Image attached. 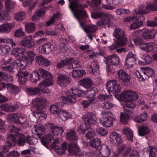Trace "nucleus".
<instances>
[{
	"instance_id": "23",
	"label": "nucleus",
	"mask_w": 157,
	"mask_h": 157,
	"mask_svg": "<svg viewBox=\"0 0 157 157\" xmlns=\"http://www.w3.org/2000/svg\"><path fill=\"white\" fill-rule=\"evenodd\" d=\"M104 59L106 62H108L111 65H117L120 63V60L119 57L115 54L106 57H104Z\"/></svg>"
},
{
	"instance_id": "6",
	"label": "nucleus",
	"mask_w": 157,
	"mask_h": 157,
	"mask_svg": "<svg viewBox=\"0 0 157 157\" xmlns=\"http://www.w3.org/2000/svg\"><path fill=\"white\" fill-rule=\"evenodd\" d=\"M39 70L40 74L45 79L39 83L38 85L44 94H49L51 92V90L45 88L52 85L54 83V81L53 79L52 75L47 71L41 68H39Z\"/></svg>"
},
{
	"instance_id": "8",
	"label": "nucleus",
	"mask_w": 157,
	"mask_h": 157,
	"mask_svg": "<svg viewBox=\"0 0 157 157\" xmlns=\"http://www.w3.org/2000/svg\"><path fill=\"white\" fill-rule=\"evenodd\" d=\"M157 10V4L149 3L147 4L146 6H141L138 10L134 11L136 14H144L147 13L149 11Z\"/></svg>"
},
{
	"instance_id": "39",
	"label": "nucleus",
	"mask_w": 157,
	"mask_h": 157,
	"mask_svg": "<svg viewBox=\"0 0 157 157\" xmlns=\"http://www.w3.org/2000/svg\"><path fill=\"white\" fill-rule=\"evenodd\" d=\"M68 67L69 69L80 67L82 65L81 63L76 60L72 58L68 59Z\"/></svg>"
},
{
	"instance_id": "20",
	"label": "nucleus",
	"mask_w": 157,
	"mask_h": 157,
	"mask_svg": "<svg viewBox=\"0 0 157 157\" xmlns=\"http://www.w3.org/2000/svg\"><path fill=\"white\" fill-rule=\"evenodd\" d=\"M117 78L118 79L125 82H129L130 79V76L124 70L120 69L117 73Z\"/></svg>"
},
{
	"instance_id": "7",
	"label": "nucleus",
	"mask_w": 157,
	"mask_h": 157,
	"mask_svg": "<svg viewBox=\"0 0 157 157\" xmlns=\"http://www.w3.org/2000/svg\"><path fill=\"white\" fill-rule=\"evenodd\" d=\"M106 88L108 93L117 94L121 90V87L117 83L116 80L113 79L107 82L106 83Z\"/></svg>"
},
{
	"instance_id": "48",
	"label": "nucleus",
	"mask_w": 157,
	"mask_h": 157,
	"mask_svg": "<svg viewBox=\"0 0 157 157\" xmlns=\"http://www.w3.org/2000/svg\"><path fill=\"white\" fill-rule=\"evenodd\" d=\"M27 92L30 95H36L38 94L41 91V88L36 87H30L27 89Z\"/></svg>"
},
{
	"instance_id": "13",
	"label": "nucleus",
	"mask_w": 157,
	"mask_h": 157,
	"mask_svg": "<svg viewBox=\"0 0 157 157\" xmlns=\"http://www.w3.org/2000/svg\"><path fill=\"white\" fill-rule=\"evenodd\" d=\"M57 49V46L56 44L48 43L42 45L41 52L44 54L48 55L52 52L55 51Z\"/></svg>"
},
{
	"instance_id": "27",
	"label": "nucleus",
	"mask_w": 157,
	"mask_h": 157,
	"mask_svg": "<svg viewBox=\"0 0 157 157\" xmlns=\"http://www.w3.org/2000/svg\"><path fill=\"white\" fill-rule=\"evenodd\" d=\"M32 40L33 36L32 35L25 36L21 41V44L24 47L31 48L35 44V43L32 41Z\"/></svg>"
},
{
	"instance_id": "22",
	"label": "nucleus",
	"mask_w": 157,
	"mask_h": 157,
	"mask_svg": "<svg viewBox=\"0 0 157 157\" xmlns=\"http://www.w3.org/2000/svg\"><path fill=\"white\" fill-rule=\"evenodd\" d=\"M18 107V105L16 104L11 105L9 103H5L0 105V108L2 110L8 112H13Z\"/></svg>"
},
{
	"instance_id": "26",
	"label": "nucleus",
	"mask_w": 157,
	"mask_h": 157,
	"mask_svg": "<svg viewBox=\"0 0 157 157\" xmlns=\"http://www.w3.org/2000/svg\"><path fill=\"white\" fill-rule=\"evenodd\" d=\"M88 68L92 74L95 75H98L99 74V65L98 62L95 61H93L89 65Z\"/></svg>"
},
{
	"instance_id": "56",
	"label": "nucleus",
	"mask_w": 157,
	"mask_h": 157,
	"mask_svg": "<svg viewBox=\"0 0 157 157\" xmlns=\"http://www.w3.org/2000/svg\"><path fill=\"white\" fill-rule=\"evenodd\" d=\"M17 136L18 138L17 140L18 145L20 146H23L26 141L25 136L20 133H18V135Z\"/></svg>"
},
{
	"instance_id": "29",
	"label": "nucleus",
	"mask_w": 157,
	"mask_h": 157,
	"mask_svg": "<svg viewBox=\"0 0 157 157\" xmlns=\"http://www.w3.org/2000/svg\"><path fill=\"white\" fill-rule=\"evenodd\" d=\"M7 92L11 95L15 96L20 92V89L17 86L11 84H6Z\"/></svg>"
},
{
	"instance_id": "61",
	"label": "nucleus",
	"mask_w": 157,
	"mask_h": 157,
	"mask_svg": "<svg viewBox=\"0 0 157 157\" xmlns=\"http://www.w3.org/2000/svg\"><path fill=\"white\" fill-rule=\"evenodd\" d=\"M98 99L99 100L103 101L105 100L109 101L112 99L111 95L101 94L98 96Z\"/></svg>"
},
{
	"instance_id": "32",
	"label": "nucleus",
	"mask_w": 157,
	"mask_h": 157,
	"mask_svg": "<svg viewBox=\"0 0 157 157\" xmlns=\"http://www.w3.org/2000/svg\"><path fill=\"white\" fill-rule=\"evenodd\" d=\"M156 46V43L154 42L144 43V44L140 46V49L143 51L149 52L152 51Z\"/></svg>"
},
{
	"instance_id": "21",
	"label": "nucleus",
	"mask_w": 157,
	"mask_h": 157,
	"mask_svg": "<svg viewBox=\"0 0 157 157\" xmlns=\"http://www.w3.org/2000/svg\"><path fill=\"white\" fill-rule=\"evenodd\" d=\"M72 117V115L71 112L62 109L60 113L58 116V118L60 121H65L68 119Z\"/></svg>"
},
{
	"instance_id": "40",
	"label": "nucleus",
	"mask_w": 157,
	"mask_h": 157,
	"mask_svg": "<svg viewBox=\"0 0 157 157\" xmlns=\"http://www.w3.org/2000/svg\"><path fill=\"white\" fill-rule=\"evenodd\" d=\"M127 108V110H129L128 112H126L124 109L125 113L121 112L120 116V122L123 124H126L129 121L130 116L127 113H129V110Z\"/></svg>"
},
{
	"instance_id": "3",
	"label": "nucleus",
	"mask_w": 157,
	"mask_h": 157,
	"mask_svg": "<svg viewBox=\"0 0 157 157\" xmlns=\"http://www.w3.org/2000/svg\"><path fill=\"white\" fill-rule=\"evenodd\" d=\"M82 6L77 3H75L74 2L70 5L71 10L75 18L78 21L80 26L83 30L86 33L95 32L97 29V28L95 25H87L84 22L85 17H88V15L84 10H81L76 11L77 8Z\"/></svg>"
},
{
	"instance_id": "63",
	"label": "nucleus",
	"mask_w": 157,
	"mask_h": 157,
	"mask_svg": "<svg viewBox=\"0 0 157 157\" xmlns=\"http://www.w3.org/2000/svg\"><path fill=\"white\" fill-rule=\"evenodd\" d=\"M27 142L29 144L35 145L37 143L38 139L33 136H28L27 138Z\"/></svg>"
},
{
	"instance_id": "50",
	"label": "nucleus",
	"mask_w": 157,
	"mask_h": 157,
	"mask_svg": "<svg viewBox=\"0 0 157 157\" xmlns=\"http://www.w3.org/2000/svg\"><path fill=\"white\" fill-rule=\"evenodd\" d=\"M38 2V0H35L33 3H32V0H27L25 1L22 2L23 6L25 7H27L29 6V10L31 11L33 8L34 5H36Z\"/></svg>"
},
{
	"instance_id": "45",
	"label": "nucleus",
	"mask_w": 157,
	"mask_h": 157,
	"mask_svg": "<svg viewBox=\"0 0 157 157\" xmlns=\"http://www.w3.org/2000/svg\"><path fill=\"white\" fill-rule=\"evenodd\" d=\"M66 139L72 141L77 140L78 137L77 136L76 132L74 130H71L66 133Z\"/></svg>"
},
{
	"instance_id": "44",
	"label": "nucleus",
	"mask_w": 157,
	"mask_h": 157,
	"mask_svg": "<svg viewBox=\"0 0 157 157\" xmlns=\"http://www.w3.org/2000/svg\"><path fill=\"white\" fill-rule=\"evenodd\" d=\"M101 142L99 138H94L90 140V145L92 147L98 149L101 144Z\"/></svg>"
},
{
	"instance_id": "38",
	"label": "nucleus",
	"mask_w": 157,
	"mask_h": 157,
	"mask_svg": "<svg viewBox=\"0 0 157 157\" xmlns=\"http://www.w3.org/2000/svg\"><path fill=\"white\" fill-rule=\"evenodd\" d=\"M54 136L51 133H49L44 136L40 140L42 144L46 147L48 148V146L47 145L48 143L50 142L54 138Z\"/></svg>"
},
{
	"instance_id": "46",
	"label": "nucleus",
	"mask_w": 157,
	"mask_h": 157,
	"mask_svg": "<svg viewBox=\"0 0 157 157\" xmlns=\"http://www.w3.org/2000/svg\"><path fill=\"white\" fill-rule=\"evenodd\" d=\"M86 73L84 70L78 69L73 70L72 72L70 73V75L74 78H78L82 76Z\"/></svg>"
},
{
	"instance_id": "31",
	"label": "nucleus",
	"mask_w": 157,
	"mask_h": 157,
	"mask_svg": "<svg viewBox=\"0 0 157 157\" xmlns=\"http://www.w3.org/2000/svg\"><path fill=\"white\" fill-rule=\"evenodd\" d=\"M106 1L109 5L103 4L102 7L108 10H111L114 9V8L110 5H118L122 2V0H106Z\"/></svg>"
},
{
	"instance_id": "62",
	"label": "nucleus",
	"mask_w": 157,
	"mask_h": 157,
	"mask_svg": "<svg viewBox=\"0 0 157 157\" xmlns=\"http://www.w3.org/2000/svg\"><path fill=\"white\" fill-rule=\"evenodd\" d=\"M125 45L121 42L116 40L109 47V48L111 50H113L122 46H124Z\"/></svg>"
},
{
	"instance_id": "52",
	"label": "nucleus",
	"mask_w": 157,
	"mask_h": 157,
	"mask_svg": "<svg viewBox=\"0 0 157 157\" xmlns=\"http://www.w3.org/2000/svg\"><path fill=\"white\" fill-rule=\"evenodd\" d=\"M100 20L98 21L96 24L97 25L102 27H105L107 25H109L110 21L109 19H107L105 17H101Z\"/></svg>"
},
{
	"instance_id": "18",
	"label": "nucleus",
	"mask_w": 157,
	"mask_h": 157,
	"mask_svg": "<svg viewBox=\"0 0 157 157\" xmlns=\"http://www.w3.org/2000/svg\"><path fill=\"white\" fill-rule=\"evenodd\" d=\"M42 125H35L32 128L31 132L33 134H36L40 138V135L45 132L48 129V127H46Z\"/></svg>"
},
{
	"instance_id": "60",
	"label": "nucleus",
	"mask_w": 157,
	"mask_h": 157,
	"mask_svg": "<svg viewBox=\"0 0 157 157\" xmlns=\"http://www.w3.org/2000/svg\"><path fill=\"white\" fill-rule=\"evenodd\" d=\"M104 12L101 11H95L91 13V17L94 19L104 17Z\"/></svg>"
},
{
	"instance_id": "35",
	"label": "nucleus",
	"mask_w": 157,
	"mask_h": 157,
	"mask_svg": "<svg viewBox=\"0 0 157 157\" xmlns=\"http://www.w3.org/2000/svg\"><path fill=\"white\" fill-rule=\"evenodd\" d=\"M123 134L125 135L126 139L131 141L133 140V134L132 131L128 127H125L123 128L122 130Z\"/></svg>"
},
{
	"instance_id": "14",
	"label": "nucleus",
	"mask_w": 157,
	"mask_h": 157,
	"mask_svg": "<svg viewBox=\"0 0 157 157\" xmlns=\"http://www.w3.org/2000/svg\"><path fill=\"white\" fill-rule=\"evenodd\" d=\"M121 135L115 131L111 132L109 136L110 142L114 145H118L122 142Z\"/></svg>"
},
{
	"instance_id": "53",
	"label": "nucleus",
	"mask_w": 157,
	"mask_h": 157,
	"mask_svg": "<svg viewBox=\"0 0 157 157\" xmlns=\"http://www.w3.org/2000/svg\"><path fill=\"white\" fill-rule=\"evenodd\" d=\"M138 134L140 136H144L150 132V130L146 126H142L138 129Z\"/></svg>"
},
{
	"instance_id": "49",
	"label": "nucleus",
	"mask_w": 157,
	"mask_h": 157,
	"mask_svg": "<svg viewBox=\"0 0 157 157\" xmlns=\"http://www.w3.org/2000/svg\"><path fill=\"white\" fill-rule=\"evenodd\" d=\"M16 4L15 2L12 0H5V7L7 11H10L14 8Z\"/></svg>"
},
{
	"instance_id": "10",
	"label": "nucleus",
	"mask_w": 157,
	"mask_h": 157,
	"mask_svg": "<svg viewBox=\"0 0 157 157\" xmlns=\"http://www.w3.org/2000/svg\"><path fill=\"white\" fill-rule=\"evenodd\" d=\"M51 148L54 149L55 151L60 155L64 154L67 149V144L64 142L62 144L61 147L59 145V141L58 140H55L51 145Z\"/></svg>"
},
{
	"instance_id": "15",
	"label": "nucleus",
	"mask_w": 157,
	"mask_h": 157,
	"mask_svg": "<svg viewBox=\"0 0 157 157\" xmlns=\"http://www.w3.org/2000/svg\"><path fill=\"white\" fill-rule=\"evenodd\" d=\"M125 66L127 68H131L136 62V57L135 54L129 52L126 56Z\"/></svg>"
},
{
	"instance_id": "1",
	"label": "nucleus",
	"mask_w": 157,
	"mask_h": 157,
	"mask_svg": "<svg viewBox=\"0 0 157 157\" xmlns=\"http://www.w3.org/2000/svg\"><path fill=\"white\" fill-rule=\"evenodd\" d=\"M84 93L82 90H80L76 87H72L65 92L66 96L61 97L60 102L52 105L49 108L50 112L55 114L59 115L61 111V107L66 103L70 104L75 103L76 101L77 96H82V94Z\"/></svg>"
},
{
	"instance_id": "64",
	"label": "nucleus",
	"mask_w": 157,
	"mask_h": 157,
	"mask_svg": "<svg viewBox=\"0 0 157 157\" xmlns=\"http://www.w3.org/2000/svg\"><path fill=\"white\" fill-rule=\"evenodd\" d=\"M150 155L149 157H155L157 156V149L154 146H151L149 147Z\"/></svg>"
},
{
	"instance_id": "30",
	"label": "nucleus",
	"mask_w": 157,
	"mask_h": 157,
	"mask_svg": "<svg viewBox=\"0 0 157 157\" xmlns=\"http://www.w3.org/2000/svg\"><path fill=\"white\" fill-rule=\"evenodd\" d=\"M35 59L36 62L40 66H47L51 64L50 61L41 56H36Z\"/></svg>"
},
{
	"instance_id": "54",
	"label": "nucleus",
	"mask_w": 157,
	"mask_h": 157,
	"mask_svg": "<svg viewBox=\"0 0 157 157\" xmlns=\"http://www.w3.org/2000/svg\"><path fill=\"white\" fill-rule=\"evenodd\" d=\"M35 55L33 52L29 51L28 52L27 54V56H25V57L26 58L25 61H27V65L29 64V62L30 63L32 62L34 60V57Z\"/></svg>"
},
{
	"instance_id": "28",
	"label": "nucleus",
	"mask_w": 157,
	"mask_h": 157,
	"mask_svg": "<svg viewBox=\"0 0 157 157\" xmlns=\"http://www.w3.org/2000/svg\"><path fill=\"white\" fill-rule=\"evenodd\" d=\"M12 146V143L9 141H7L4 145L0 146V157H5L2 153L5 154L8 152Z\"/></svg>"
},
{
	"instance_id": "2",
	"label": "nucleus",
	"mask_w": 157,
	"mask_h": 157,
	"mask_svg": "<svg viewBox=\"0 0 157 157\" xmlns=\"http://www.w3.org/2000/svg\"><path fill=\"white\" fill-rule=\"evenodd\" d=\"M25 51V49L23 47L13 48L12 52V54L14 57H18V59L13 61L9 66L2 67L1 69L12 73L13 72V69L15 68L18 70L25 69L27 63V61H25L26 58L25 55H24Z\"/></svg>"
},
{
	"instance_id": "24",
	"label": "nucleus",
	"mask_w": 157,
	"mask_h": 157,
	"mask_svg": "<svg viewBox=\"0 0 157 157\" xmlns=\"http://www.w3.org/2000/svg\"><path fill=\"white\" fill-rule=\"evenodd\" d=\"M84 123L90 126L91 124H94L96 123L95 115L92 113H88L85 116Z\"/></svg>"
},
{
	"instance_id": "17",
	"label": "nucleus",
	"mask_w": 157,
	"mask_h": 157,
	"mask_svg": "<svg viewBox=\"0 0 157 157\" xmlns=\"http://www.w3.org/2000/svg\"><path fill=\"white\" fill-rule=\"evenodd\" d=\"M113 118L110 116L103 117L99 119L100 123L104 127L109 128L113 125Z\"/></svg>"
},
{
	"instance_id": "47",
	"label": "nucleus",
	"mask_w": 157,
	"mask_h": 157,
	"mask_svg": "<svg viewBox=\"0 0 157 157\" xmlns=\"http://www.w3.org/2000/svg\"><path fill=\"white\" fill-rule=\"evenodd\" d=\"M40 75L39 72L35 70L33 72V74L30 75L29 78L31 81L34 83H36L39 79Z\"/></svg>"
},
{
	"instance_id": "55",
	"label": "nucleus",
	"mask_w": 157,
	"mask_h": 157,
	"mask_svg": "<svg viewBox=\"0 0 157 157\" xmlns=\"http://www.w3.org/2000/svg\"><path fill=\"white\" fill-rule=\"evenodd\" d=\"M26 15L25 12L21 11L16 13L14 14V17L17 21H20L25 19Z\"/></svg>"
},
{
	"instance_id": "9",
	"label": "nucleus",
	"mask_w": 157,
	"mask_h": 157,
	"mask_svg": "<svg viewBox=\"0 0 157 157\" xmlns=\"http://www.w3.org/2000/svg\"><path fill=\"white\" fill-rule=\"evenodd\" d=\"M20 128H17L13 125L10 124L9 126V132H11L8 134L7 136L8 141H11L13 145H15L17 143V140L15 136L18 135V132L20 131Z\"/></svg>"
},
{
	"instance_id": "11",
	"label": "nucleus",
	"mask_w": 157,
	"mask_h": 157,
	"mask_svg": "<svg viewBox=\"0 0 157 157\" xmlns=\"http://www.w3.org/2000/svg\"><path fill=\"white\" fill-rule=\"evenodd\" d=\"M113 36L117 39V41L124 44H125L127 41L126 33L123 30L121 29H115L113 33Z\"/></svg>"
},
{
	"instance_id": "43",
	"label": "nucleus",
	"mask_w": 157,
	"mask_h": 157,
	"mask_svg": "<svg viewBox=\"0 0 157 157\" xmlns=\"http://www.w3.org/2000/svg\"><path fill=\"white\" fill-rule=\"evenodd\" d=\"M147 117V114L146 112H144L136 116L134 121L136 122L140 123L145 121Z\"/></svg>"
},
{
	"instance_id": "58",
	"label": "nucleus",
	"mask_w": 157,
	"mask_h": 157,
	"mask_svg": "<svg viewBox=\"0 0 157 157\" xmlns=\"http://www.w3.org/2000/svg\"><path fill=\"white\" fill-rule=\"evenodd\" d=\"M97 133L99 135L104 136L107 134L108 132V130L103 127H98L96 129Z\"/></svg>"
},
{
	"instance_id": "33",
	"label": "nucleus",
	"mask_w": 157,
	"mask_h": 157,
	"mask_svg": "<svg viewBox=\"0 0 157 157\" xmlns=\"http://www.w3.org/2000/svg\"><path fill=\"white\" fill-rule=\"evenodd\" d=\"M143 16H140L139 18H137L136 17V19H135L134 20L135 21L133 22L130 25L129 27L130 29L131 30L136 29L142 26L143 24V22L141 20V19H143Z\"/></svg>"
},
{
	"instance_id": "19",
	"label": "nucleus",
	"mask_w": 157,
	"mask_h": 157,
	"mask_svg": "<svg viewBox=\"0 0 157 157\" xmlns=\"http://www.w3.org/2000/svg\"><path fill=\"white\" fill-rule=\"evenodd\" d=\"M69 78L64 75H59L57 79V84L60 86L64 87L66 86L69 83Z\"/></svg>"
},
{
	"instance_id": "34",
	"label": "nucleus",
	"mask_w": 157,
	"mask_h": 157,
	"mask_svg": "<svg viewBox=\"0 0 157 157\" xmlns=\"http://www.w3.org/2000/svg\"><path fill=\"white\" fill-rule=\"evenodd\" d=\"M29 74V73L27 71H18L16 75L18 78V81L22 84L25 83L28 79V75Z\"/></svg>"
},
{
	"instance_id": "25",
	"label": "nucleus",
	"mask_w": 157,
	"mask_h": 157,
	"mask_svg": "<svg viewBox=\"0 0 157 157\" xmlns=\"http://www.w3.org/2000/svg\"><path fill=\"white\" fill-rule=\"evenodd\" d=\"M68 151L71 155H80L78 153L80 149L79 147L75 143H71L68 144Z\"/></svg>"
},
{
	"instance_id": "41",
	"label": "nucleus",
	"mask_w": 157,
	"mask_h": 157,
	"mask_svg": "<svg viewBox=\"0 0 157 157\" xmlns=\"http://www.w3.org/2000/svg\"><path fill=\"white\" fill-rule=\"evenodd\" d=\"M78 83L79 85L85 88H89L93 85L91 80L89 78H86L80 80L78 81Z\"/></svg>"
},
{
	"instance_id": "12",
	"label": "nucleus",
	"mask_w": 157,
	"mask_h": 157,
	"mask_svg": "<svg viewBox=\"0 0 157 157\" xmlns=\"http://www.w3.org/2000/svg\"><path fill=\"white\" fill-rule=\"evenodd\" d=\"M141 71L140 72L138 71H137L136 72V74L138 78L140 80H143V78L142 74L145 78L147 79L149 76H151L153 75L154 73V71L153 70L150 68L143 67L141 68Z\"/></svg>"
},
{
	"instance_id": "59",
	"label": "nucleus",
	"mask_w": 157,
	"mask_h": 157,
	"mask_svg": "<svg viewBox=\"0 0 157 157\" xmlns=\"http://www.w3.org/2000/svg\"><path fill=\"white\" fill-rule=\"evenodd\" d=\"M2 42H5L10 44L12 48L15 47L17 45L16 42H14L12 39L10 38H7L5 39H0V43Z\"/></svg>"
},
{
	"instance_id": "5",
	"label": "nucleus",
	"mask_w": 157,
	"mask_h": 157,
	"mask_svg": "<svg viewBox=\"0 0 157 157\" xmlns=\"http://www.w3.org/2000/svg\"><path fill=\"white\" fill-rule=\"evenodd\" d=\"M35 101L36 102V104L31 109L32 111H33V116L36 118L38 121H41L45 120L47 115L44 113L46 109L43 104L46 102V100L41 98H35Z\"/></svg>"
},
{
	"instance_id": "57",
	"label": "nucleus",
	"mask_w": 157,
	"mask_h": 157,
	"mask_svg": "<svg viewBox=\"0 0 157 157\" xmlns=\"http://www.w3.org/2000/svg\"><path fill=\"white\" fill-rule=\"evenodd\" d=\"M90 126L87 125L86 124H82L80 125L78 129V132L81 134H84L87 129H89Z\"/></svg>"
},
{
	"instance_id": "51",
	"label": "nucleus",
	"mask_w": 157,
	"mask_h": 157,
	"mask_svg": "<svg viewBox=\"0 0 157 157\" xmlns=\"http://www.w3.org/2000/svg\"><path fill=\"white\" fill-rule=\"evenodd\" d=\"M45 14V12L44 10H38L35 14L32 17L31 20L33 21H38L39 18L43 16Z\"/></svg>"
},
{
	"instance_id": "4",
	"label": "nucleus",
	"mask_w": 157,
	"mask_h": 157,
	"mask_svg": "<svg viewBox=\"0 0 157 157\" xmlns=\"http://www.w3.org/2000/svg\"><path fill=\"white\" fill-rule=\"evenodd\" d=\"M115 96L119 101H124V109L126 112L129 110H127V108H132L136 106V104L132 101L137 100L138 95L133 91L125 90L122 92L119 96L115 95Z\"/></svg>"
},
{
	"instance_id": "42",
	"label": "nucleus",
	"mask_w": 157,
	"mask_h": 157,
	"mask_svg": "<svg viewBox=\"0 0 157 157\" xmlns=\"http://www.w3.org/2000/svg\"><path fill=\"white\" fill-rule=\"evenodd\" d=\"M25 31L28 33H34L36 30V25L33 22L26 23L25 25Z\"/></svg>"
},
{
	"instance_id": "37",
	"label": "nucleus",
	"mask_w": 157,
	"mask_h": 157,
	"mask_svg": "<svg viewBox=\"0 0 157 157\" xmlns=\"http://www.w3.org/2000/svg\"><path fill=\"white\" fill-rule=\"evenodd\" d=\"M15 27L13 22L6 23L0 25V32H6L10 31Z\"/></svg>"
},
{
	"instance_id": "36",
	"label": "nucleus",
	"mask_w": 157,
	"mask_h": 157,
	"mask_svg": "<svg viewBox=\"0 0 157 157\" xmlns=\"http://www.w3.org/2000/svg\"><path fill=\"white\" fill-rule=\"evenodd\" d=\"M20 114L19 113H11L8 115V119L10 122L15 123L17 124H20L23 122H21L19 120Z\"/></svg>"
},
{
	"instance_id": "16",
	"label": "nucleus",
	"mask_w": 157,
	"mask_h": 157,
	"mask_svg": "<svg viewBox=\"0 0 157 157\" xmlns=\"http://www.w3.org/2000/svg\"><path fill=\"white\" fill-rule=\"evenodd\" d=\"M111 153V149L105 144L102 145L99 150H97V155L98 157H108Z\"/></svg>"
}]
</instances>
